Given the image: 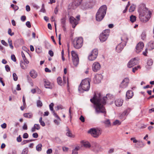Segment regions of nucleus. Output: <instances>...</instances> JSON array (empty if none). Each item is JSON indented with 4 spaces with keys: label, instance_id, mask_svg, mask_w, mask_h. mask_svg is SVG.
<instances>
[{
    "label": "nucleus",
    "instance_id": "obj_53",
    "mask_svg": "<svg viewBox=\"0 0 154 154\" xmlns=\"http://www.w3.org/2000/svg\"><path fill=\"white\" fill-rule=\"evenodd\" d=\"M5 68L7 72H8L10 70V68L8 65H7L5 66Z\"/></svg>",
    "mask_w": 154,
    "mask_h": 154
},
{
    "label": "nucleus",
    "instance_id": "obj_9",
    "mask_svg": "<svg viewBox=\"0 0 154 154\" xmlns=\"http://www.w3.org/2000/svg\"><path fill=\"white\" fill-rule=\"evenodd\" d=\"M129 82V79L128 78H125L120 85L119 87L123 88H126L128 85Z\"/></svg>",
    "mask_w": 154,
    "mask_h": 154
},
{
    "label": "nucleus",
    "instance_id": "obj_41",
    "mask_svg": "<svg viewBox=\"0 0 154 154\" xmlns=\"http://www.w3.org/2000/svg\"><path fill=\"white\" fill-rule=\"evenodd\" d=\"M8 43L9 44V46H10V48L11 49H13V48H14V47H13V46L12 45V42L11 40L10 39H8Z\"/></svg>",
    "mask_w": 154,
    "mask_h": 154
},
{
    "label": "nucleus",
    "instance_id": "obj_3",
    "mask_svg": "<svg viewBox=\"0 0 154 154\" xmlns=\"http://www.w3.org/2000/svg\"><path fill=\"white\" fill-rule=\"evenodd\" d=\"M90 80L88 79L83 80L79 86V91L80 93L88 91L90 88Z\"/></svg>",
    "mask_w": 154,
    "mask_h": 154
},
{
    "label": "nucleus",
    "instance_id": "obj_40",
    "mask_svg": "<svg viewBox=\"0 0 154 154\" xmlns=\"http://www.w3.org/2000/svg\"><path fill=\"white\" fill-rule=\"evenodd\" d=\"M28 148H25L23 149L21 154H28Z\"/></svg>",
    "mask_w": 154,
    "mask_h": 154
},
{
    "label": "nucleus",
    "instance_id": "obj_57",
    "mask_svg": "<svg viewBox=\"0 0 154 154\" xmlns=\"http://www.w3.org/2000/svg\"><path fill=\"white\" fill-rule=\"evenodd\" d=\"M0 50L2 51V52L4 53H5V48L3 47L2 46L0 45Z\"/></svg>",
    "mask_w": 154,
    "mask_h": 154
},
{
    "label": "nucleus",
    "instance_id": "obj_17",
    "mask_svg": "<svg viewBox=\"0 0 154 154\" xmlns=\"http://www.w3.org/2000/svg\"><path fill=\"white\" fill-rule=\"evenodd\" d=\"M43 80L45 88L51 89L52 88V86L51 85L50 82L48 80L45 79H44Z\"/></svg>",
    "mask_w": 154,
    "mask_h": 154
},
{
    "label": "nucleus",
    "instance_id": "obj_38",
    "mask_svg": "<svg viewBox=\"0 0 154 154\" xmlns=\"http://www.w3.org/2000/svg\"><path fill=\"white\" fill-rule=\"evenodd\" d=\"M60 21L62 25H66V18L65 17L61 18Z\"/></svg>",
    "mask_w": 154,
    "mask_h": 154
},
{
    "label": "nucleus",
    "instance_id": "obj_55",
    "mask_svg": "<svg viewBox=\"0 0 154 154\" xmlns=\"http://www.w3.org/2000/svg\"><path fill=\"white\" fill-rule=\"evenodd\" d=\"M26 25L27 26L28 28H30L31 27V26L29 21H27L26 23Z\"/></svg>",
    "mask_w": 154,
    "mask_h": 154
},
{
    "label": "nucleus",
    "instance_id": "obj_39",
    "mask_svg": "<svg viewBox=\"0 0 154 154\" xmlns=\"http://www.w3.org/2000/svg\"><path fill=\"white\" fill-rule=\"evenodd\" d=\"M37 106L38 107H41L42 106V103L40 100H38L37 102Z\"/></svg>",
    "mask_w": 154,
    "mask_h": 154
},
{
    "label": "nucleus",
    "instance_id": "obj_26",
    "mask_svg": "<svg viewBox=\"0 0 154 154\" xmlns=\"http://www.w3.org/2000/svg\"><path fill=\"white\" fill-rule=\"evenodd\" d=\"M66 135L67 136L72 137V133L70 131L68 127H66Z\"/></svg>",
    "mask_w": 154,
    "mask_h": 154
},
{
    "label": "nucleus",
    "instance_id": "obj_50",
    "mask_svg": "<svg viewBox=\"0 0 154 154\" xmlns=\"http://www.w3.org/2000/svg\"><path fill=\"white\" fill-rule=\"evenodd\" d=\"M42 49L40 48H36L35 49V51L38 54L42 52Z\"/></svg>",
    "mask_w": 154,
    "mask_h": 154
},
{
    "label": "nucleus",
    "instance_id": "obj_63",
    "mask_svg": "<svg viewBox=\"0 0 154 154\" xmlns=\"http://www.w3.org/2000/svg\"><path fill=\"white\" fill-rule=\"evenodd\" d=\"M48 53L51 57H53L54 55V53L53 51L51 50L49 51Z\"/></svg>",
    "mask_w": 154,
    "mask_h": 154
},
{
    "label": "nucleus",
    "instance_id": "obj_42",
    "mask_svg": "<svg viewBox=\"0 0 154 154\" xmlns=\"http://www.w3.org/2000/svg\"><path fill=\"white\" fill-rule=\"evenodd\" d=\"M137 144L138 146L140 147H143L144 145L142 141L138 142L137 143Z\"/></svg>",
    "mask_w": 154,
    "mask_h": 154
},
{
    "label": "nucleus",
    "instance_id": "obj_48",
    "mask_svg": "<svg viewBox=\"0 0 154 154\" xmlns=\"http://www.w3.org/2000/svg\"><path fill=\"white\" fill-rule=\"evenodd\" d=\"M34 127L37 130H38L40 129V126L38 124H35Z\"/></svg>",
    "mask_w": 154,
    "mask_h": 154
},
{
    "label": "nucleus",
    "instance_id": "obj_13",
    "mask_svg": "<svg viewBox=\"0 0 154 154\" xmlns=\"http://www.w3.org/2000/svg\"><path fill=\"white\" fill-rule=\"evenodd\" d=\"M70 23L72 25V27L74 28L76 25L78 23V21L73 16H71L69 18Z\"/></svg>",
    "mask_w": 154,
    "mask_h": 154
},
{
    "label": "nucleus",
    "instance_id": "obj_43",
    "mask_svg": "<svg viewBox=\"0 0 154 154\" xmlns=\"http://www.w3.org/2000/svg\"><path fill=\"white\" fill-rule=\"evenodd\" d=\"M141 38L144 40L146 38V34L145 32H143L142 33L141 35Z\"/></svg>",
    "mask_w": 154,
    "mask_h": 154
},
{
    "label": "nucleus",
    "instance_id": "obj_25",
    "mask_svg": "<svg viewBox=\"0 0 154 154\" xmlns=\"http://www.w3.org/2000/svg\"><path fill=\"white\" fill-rule=\"evenodd\" d=\"M80 148V147L79 146H77L75 149H73L72 151V154H78V151L79 150Z\"/></svg>",
    "mask_w": 154,
    "mask_h": 154
},
{
    "label": "nucleus",
    "instance_id": "obj_12",
    "mask_svg": "<svg viewBox=\"0 0 154 154\" xmlns=\"http://www.w3.org/2000/svg\"><path fill=\"white\" fill-rule=\"evenodd\" d=\"M101 67L100 64L98 62L94 63L92 66V69L94 72H97L99 70Z\"/></svg>",
    "mask_w": 154,
    "mask_h": 154
},
{
    "label": "nucleus",
    "instance_id": "obj_32",
    "mask_svg": "<svg viewBox=\"0 0 154 154\" xmlns=\"http://www.w3.org/2000/svg\"><path fill=\"white\" fill-rule=\"evenodd\" d=\"M42 145L41 143H39L36 146V150L38 151H40L42 150Z\"/></svg>",
    "mask_w": 154,
    "mask_h": 154
},
{
    "label": "nucleus",
    "instance_id": "obj_54",
    "mask_svg": "<svg viewBox=\"0 0 154 154\" xmlns=\"http://www.w3.org/2000/svg\"><path fill=\"white\" fill-rule=\"evenodd\" d=\"M23 106H26L25 102V98L24 97V96L23 97Z\"/></svg>",
    "mask_w": 154,
    "mask_h": 154
},
{
    "label": "nucleus",
    "instance_id": "obj_62",
    "mask_svg": "<svg viewBox=\"0 0 154 154\" xmlns=\"http://www.w3.org/2000/svg\"><path fill=\"white\" fill-rule=\"evenodd\" d=\"M26 10L27 11H29L30 10V8L29 5H27L26 7Z\"/></svg>",
    "mask_w": 154,
    "mask_h": 154
},
{
    "label": "nucleus",
    "instance_id": "obj_30",
    "mask_svg": "<svg viewBox=\"0 0 154 154\" xmlns=\"http://www.w3.org/2000/svg\"><path fill=\"white\" fill-rule=\"evenodd\" d=\"M20 65L21 68L24 69H26L27 67V66L26 65L24 62L23 61H21L20 62Z\"/></svg>",
    "mask_w": 154,
    "mask_h": 154
},
{
    "label": "nucleus",
    "instance_id": "obj_56",
    "mask_svg": "<svg viewBox=\"0 0 154 154\" xmlns=\"http://www.w3.org/2000/svg\"><path fill=\"white\" fill-rule=\"evenodd\" d=\"M17 140L18 142H20L22 141V138L20 135H19L17 137Z\"/></svg>",
    "mask_w": 154,
    "mask_h": 154
},
{
    "label": "nucleus",
    "instance_id": "obj_11",
    "mask_svg": "<svg viewBox=\"0 0 154 154\" xmlns=\"http://www.w3.org/2000/svg\"><path fill=\"white\" fill-rule=\"evenodd\" d=\"M83 0H74L72 4V7L73 9H76L81 3Z\"/></svg>",
    "mask_w": 154,
    "mask_h": 154
},
{
    "label": "nucleus",
    "instance_id": "obj_1",
    "mask_svg": "<svg viewBox=\"0 0 154 154\" xmlns=\"http://www.w3.org/2000/svg\"><path fill=\"white\" fill-rule=\"evenodd\" d=\"M112 98V95L111 94H108L106 96L103 97L100 92H95L93 97L90 99V101L94 104L97 113H102L105 115L106 114V111L104 106L106 104V101Z\"/></svg>",
    "mask_w": 154,
    "mask_h": 154
},
{
    "label": "nucleus",
    "instance_id": "obj_16",
    "mask_svg": "<svg viewBox=\"0 0 154 154\" xmlns=\"http://www.w3.org/2000/svg\"><path fill=\"white\" fill-rule=\"evenodd\" d=\"M54 104L53 103H51L49 105L50 109L51 111L52 112V113L53 114L54 116L55 117H56L60 121L61 119L59 116L56 114V113H55V111L54 110Z\"/></svg>",
    "mask_w": 154,
    "mask_h": 154
},
{
    "label": "nucleus",
    "instance_id": "obj_21",
    "mask_svg": "<svg viewBox=\"0 0 154 154\" xmlns=\"http://www.w3.org/2000/svg\"><path fill=\"white\" fill-rule=\"evenodd\" d=\"M30 76L33 79L35 78L37 76V73L34 70H32L29 72Z\"/></svg>",
    "mask_w": 154,
    "mask_h": 154
},
{
    "label": "nucleus",
    "instance_id": "obj_44",
    "mask_svg": "<svg viewBox=\"0 0 154 154\" xmlns=\"http://www.w3.org/2000/svg\"><path fill=\"white\" fill-rule=\"evenodd\" d=\"M13 79L14 81H16L17 80L18 77L17 75L15 73H13Z\"/></svg>",
    "mask_w": 154,
    "mask_h": 154
},
{
    "label": "nucleus",
    "instance_id": "obj_6",
    "mask_svg": "<svg viewBox=\"0 0 154 154\" xmlns=\"http://www.w3.org/2000/svg\"><path fill=\"white\" fill-rule=\"evenodd\" d=\"M88 132L90 133L93 137L97 138L101 134L102 130L99 128H92L90 129Z\"/></svg>",
    "mask_w": 154,
    "mask_h": 154
},
{
    "label": "nucleus",
    "instance_id": "obj_31",
    "mask_svg": "<svg viewBox=\"0 0 154 154\" xmlns=\"http://www.w3.org/2000/svg\"><path fill=\"white\" fill-rule=\"evenodd\" d=\"M136 17L135 16L132 15L130 17V21L133 23L136 20Z\"/></svg>",
    "mask_w": 154,
    "mask_h": 154
},
{
    "label": "nucleus",
    "instance_id": "obj_4",
    "mask_svg": "<svg viewBox=\"0 0 154 154\" xmlns=\"http://www.w3.org/2000/svg\"><path fill=\"white\" fill-rule=\"evenodd\" d=\"M107 7L106 5L102 6L98 9L96 14V19L97 21H100L104 18L106 14Z\"/></svg>",
    "mask_w": 154,
    "mask_h": 154
},
{
    "label": "nucleus",
    "instance_id": "obj_58",
    "mask_svg": "<svg viewBox=\"0 0 154 154\" xmlns=\"http://www.w3.org/2000/svg\"><path fill=\"white\" fill-rule=\"evenodd\" d=\"M26 19V17L25 16H22L21 17V20L22 21H24Z\"/></svg>",
    "mask_w": 154,
    "mask_h": 154
},
{
    "label": "nucleus",
    "instance_id": "obj_36",
    "mask_svg": "<svg viewBox=\"0 0 154 154\" xmlns=\"http://www.w3.org/2000/svg\"><path fill=\"white\" fill-rule=\"evenodd\" d=\"M71 54L72 57V58H75L78 57L77 54L74 51H71Z\"/></svg>",
    "mask_w": 154,
    "mask_h": 154
},
{
    "label": "nucleus",
    "instance_id": "obj_46",
    "mask_svg": "<svg viewBox=\"0 0 154 154\" xmlns=\"http://www.w3.org/2000/svg\"><path fill=\"white\" fill-rule=\"evenodd\" d=\"M140 68V66H138L136 67L133 68L132 69V71L133 72H135V71L138 69Z\"/></svg>",
    "mask_w": 154,
    "mask_h": 154
},
{
    "label": "nucleus",
    "instance_id": "obj_47",
    "mask_svg": "<svg viewBox=\"0 0 154 154\" xmlns=\"http://www.w3.org/2000/svg\"><path fill=\"white\" fill-rule=\"evenodd\" d=\"M131 109L130 108H128L126 109V110H125L124 112H125V113L127 115L131 111Z\"/></svg>",
    "mask_w": 154,
    "mask_h": 154
},
{
    "label": "nucleus",
    "instance_id": "obj_33",
    "mask_svg": "<svg viewBox=\"0 0 154 154\" xmlns=\"http://www.w3.org/2000/svg\"><path fill=\"white\" fill-rule=\"evenodd\" d=\"M57 80L58 84L61 86L62 85V80L61 78L60 77H58L57 78Z\"/></svg>",
    "mask_w": 154,
    "mask_h": 154
},
{
    "label": "nucleus",
    "instance_id": "obj_23",
    "mask_svg": "<svg viewBox=\"0 0 154 154\" xmlns=\"http://www.w3.org/2000/svg\"><path fill=\"white\" fill-rule=\"evenodd\" d=\"M82 146L86 148H89L91 147V145L88 141L83 142L82 143Z\"/></svg>",
    "mask_w": 154,
    "mask_h": 154
},
{
    "label": "nucleus",
    "instance_id": "obj_24",
    "mask_svg": "<svg viewBox=\"0 0 154 154\" xmlns=\"http://www.w3.org/2000/svg\"><path fill=\"white\" fill-rule=\"evenodd\" d=\"M72 61L74 65L76 66L79 63V58L78 57L76 58H72Z\"/></svg>",
    "mask_w": 154,
    "mask_h": 154
},
{
    "label": "nucleus",
    "instance_id": "obj_45",
    "mask_svg": "<svg viewBox=\"0 0 154 154\" xmlns=\"http://www.w3.org/2000/svg\"><path fill=\"white\" fill-rule=\"evenodd\" d=\"M149 45L152 49H154V42H150L149 43Z\"/></svg>",
    "mask_w": 154,
    "mask_h": 154
},
{
    "label": "nucleus",
    "instance_id": "obj_20",
    "mask_svg": "<svg viewBox=\"0 0 154 154\" xmlns=\"http://www.w3.org/2000/svg\"><path fill=\"white\" fill-rule=\"evenodd\" d=\"M124 46L121 44H119L116 48V50L118 53H120L123 49Z\"/></svg>",
    "mask_w": 154,
    "mask_h": 154
},
{
    "label": "nucleus",
    "instance_id": "obj_61",
    "mask_svg": "<svg viewBox=\"0 0 154 154\" xmlns=\"http://www.w3.org/2000/svg\"><path fill=\"white\" fill-rule=\"evenodd\" d=\"M28 134L27 133H25L23 135V138L26 139L28 137Z\"/></svg>",
    "mask_w": 154,
    "mask_h": 154
},
{
    "label": "nucleus",
    "instance_id": "obj_8",
    "mask_svg": "<svg viewBox=\"0 0 154 154\" xmlns=\"http://www.w3.org/2000/svg\"><path fill=\"white\" fill-rule=\"evenodd\" d=\"M98 54V50L97 49H94L91 54L88 56V59L90 61L95 60L97 57Z\"/></svg>",
    "mask_w": 154,
    "mask_h": 154
},
{
    "label": "nucleus",
    "instance_id": "obj_27",
    "mask_svg": "<svg viewBox=\"0 0 154 154\" xmlns=\"http://www.w3.org/2000/svg\"><path fill=\"white\" fill-rule=\"evenodd\" d=\"M127 116L125 112H123L122 113L119 114V117L120 119H125V116Z\"/></svg>",
    "mask_w": 154,
    "mask_h": 154
},
{
    "label": "nucleus",
    "instance_id": "obj_29",
    "mask_svg": "<svg viewBox=\"0 0 154 154\" xmlns=\"http://www.w3.org/2000/svg\"><path fill=\"white\" fill-rule=\"evenodd\" d=\"M67 83V87H69V81H68V78H66L65 76H63V82L64 84H66V83Z\"/></svg>",
    "mask_w": 154,
    "mask_h": 154
},
{
    "label": "nucleus",
    "instance_id": "obj_37",
    "mask_svg": "<svg viewBox=\"0 0 154 154\" xmlns=\"http://www.w3.org/2000/svg\"><path fill=\"white\" fill-rule=\"evenodd\" d=\"M153 63V61L151 59H149L148 60L147 62V64L149 66H151Z\"/></svg>",
    "mask_w": 154,
    "mask_h": 154
},
{
    "label": "nucleus",
    "instance_id": "obj_7",
    "mask_svg": "<svg viewBox=\"0 0 154 154\" xmlns=\"http://www.w3.org/2000/svg\"><path fill=\"white\" fill-rule=\"evenodd\" d=\"M109 31L108 29H106L101 33L99 36V39L102 42L105 41L107 39L109 35Z\"/></svg>",
    "mask_w": 154,
    "mask_h": 154
},
{
    "label": "nucleus",
    "instance_id": "obj_2",
    "mask_svg": "<svg viewBox=\"0 0 154 154\" xmlns=\"http://www.w3.org/2000/svg\"><path fill=\"white\" fill-rule=\"evenodd\" d=\"M138 11L139 18L141 22L146 23L150 18L151 12L146 7L144 4H141L139 6Z\"/></svg>",
    "mask_w": 154,
    "mask_h": 154
},
{
    "label": "nucleus",
    "instance_id": "obj_19",
    "mask_svg": "<svg viewBox=\"0 0 154 154\" xmlns=\"http://www.w3.org/2000/svg\"><path fill=\"white\" fill-rule=\"evenodd\" d=\"M126 95L127 99L131 98L133 96V92L131 90H128L126 93Z\"/></svg>",
    "mask_w": 154,
    "mask_h": 154
},
{
    "label": "nucleus",
    "instance_id": "obj_60",
    "mask_svg": "<svg viewBox=\"0 0 154 154\" xmlns=\"http://www.w3.org/2000/svg\"><path fill=\"white\" fill-rule=\"evenodd\" d=\"M32 136L35 138H37L38 137V135L37 133H35L32 134Z\"/></svg>",
    "mask_w": 154,
    "mask_h": 154
},
{
    "label": "nucleus",
    "instance_id": "obj_49",
    "mask_svg": "<svg viewBox=\"0 0 154 154\" xmlns=\"http://www.w3.org/2000/svg\"><path fill=\"white\" fill-rule=\"evenodd\" d=\"M8 34L11 36H12L14 34V33L13 32L12 33V30L11 29L9 28L8 31Z\"/></svg>",
    "mask_w": 154,
    "mask_h": 154
},
{
    "label": "nucleus",
    "instance_id": "obj_5",
    "mask_svg": "<svg viewBox=\"0 0 154 154\" xmlns=\"http://www.w3.org/2000/svg\"><path fill=\"white\" fill-rule=\"evenodd\" d=\"M83 39L82 37L75 38L72 42L74 47L76 49H79L82 46Z\"/></svg>",
    "mask_w": 154,
    "mask_h": 154
},
{
    "label": "nucleus",
    "instance_id": "obj_22",
    "mask_svg": "<svg viewBox=\"0 0 154 154\" xmlns=\"http://www.w3.org/2000/svg\"><path fill=\"white\" fill-rule=\"evenodd\" d=\"M115 104L117 106H121L123 103V100L121 99H118L115 101Z\"/></svg>",
    "mask_w": 154,
    "mask_h": 154
},
{
    "label": "nucleus",
    "instance_id": "obj_28",
    "mask_svg": "<svg viewBox=\"0 0 154 154\" xmlns=\"http://www.w3.org/2000/svg\"><path fill=\"white\" fill-rule=\"evenodd\" d=\"M23 116L28 118H31L32 117V113H28L23 114Z\"/></svg>",
    "mask_w": 154,
    "mask_h": 154
},
{
    "label": "nucleus",
    "instance_id": "obj_34",
    "mask_svg": "<svg viewBox=\"0 0 154 154\" xmlns=\"http://www.w3.org/2000/svg\"><path fill=\"white\" fill-rule=\"evenodd\" d=\"M135 6L134 5H131L129 9V11L130 12H132L134 11L135 9Z\"/></svg>",
    "mask_w": 154,
    "mask_h": 154
},
{
    "label": "nucleus",
    "instance_id": "obj_15",
    "mask_svg": "<svg viewBox=\"0 0 154 154\" xmlns=\"http://www.w3.org/2000/svg\"><path fill=\"white\" fill-rule=\"evenodd\" d=\"M103 76L101 74H98L96 75L94 79V83L97 84L100 83L102 79Z\"/></svg>",
    "mask_w": 154,
    "mask_h": 154
},
{
    "label": "nucleus",
    "instance_id": "obj_18",
    "mask_svg": "<svg viewBox=\"0 0 154 154\" xmlns=\"http://www.w3.org/2000/svg\"><path fill=\"white\" fill-rule=\"evenodd\" d=\"M90 4L89 2H88L83 3L82 5V9H86L88 8H91V7L89 5Z\"/></svg>",
    "mask_w": 154,
    "mask_h": 154
},
{
    "label": "nucleus",
    "instance_id": "obj_51",
    "mask_svg": "<svg viewBox=\"0 0 154 154\" xmlns=\"http://www.w3.org/2000/svg\"><path fill=\"white\" fill-rule=\"evenodd\" d=\"M121 124V122H120V121L118 120H116V121H115L113 122V124L114 125H119Z\"/></svg>",
    "mask_w": 154,
    "mask_h": 154
},
{
    "label": "nucleus",
    "instance_id": "obj_35",
    "mask_svg": "<svg viewBox=\"0 0 154 154\" xmlns=\"http://www.w3.org/2000/svg\"><path fill=\"white\" fill-rule=\"evenodd\" d=\"M42 117H41L39 119V122L41 125L42 126L44 127L45 126V122L42 121Z\"/></svg>",
    "mask_w": 154,
    "mask_h": 154
},
{
    "label": "nucleus",
    "instance_id": "obj_64",
    "mask_svg": "<svg viewBox=\"0 0 154 154\" xmlns=\"http://www.w3.org/2000/svg\"><path fill=\"white\" fill-rule=\"evenodd\" d=\"M52 150L51 149H49L47 151V153L50 154L52 152Z\"/></svg>",
    "mask_w": 154,
    "mask_h": 154
},
{
    "label": "nucleus",
    "instance_id": "obj_52",
    "mask_svg": "<svg viewBox=\"0 0 154 154\" xmlns=\"http://www.w3.org/2000/svg\"><path fill=\"white\" fill-rule=\"evenodd\" d=\"M11 59L14 62H16V58L14 54H13L11 55Z\"/></svg>",
    "mask_w": 154,
    "mask_h": 154
},
{
    "label": "nucleus",
    "instance_id": "obj_14",
    "mask_svg": "<svg viewBox=\"0 0 154 154\" xmlns=\"http://www.w3.org/2000/svg\"><path fill=\"white\" fill-rule=\"evenodd\" d=\"M138 63V61L136 58L131 60L128 64V66L130 68L136 65Z\"/></svg>",
    "mask_w": 154,
    "mask_h": 154
},
{
    "label": "nucleus",
    "instance_id": "obj_10",
    "mask_svg": "<svg viewBox=\"0 0 154 154\" xmlns=\"http://www.w3.org/2000/svg\"><path fill=\"white\" fill-rule=\"evenodd\" d=\"M144 46V44L143 42H140L137 44L136 47L135 51L136 52L139 53L142 50Z\"/></svg>",
    "mask_w": 154,
    "mask_h": 154
},
{
    "label": "nucleus",
    "instance_id": "obj_59",
    "mask_svg": "<svg viewBox=\"0 0 154 154\" xmlns=\"http://www.w3.org/2000/svg\"><path fill=\"white\" fill-rule=\"evenodd\" d=\"M80 120L82 121V122H84L85 119L84 117L82 116H81L80 118Z\"/></svg>",
    "mask_w": 154,
    "mask_h": 154
}]
</instances>
